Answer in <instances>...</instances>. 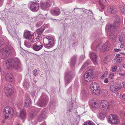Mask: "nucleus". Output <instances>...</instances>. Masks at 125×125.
<instances>
[{
    "instance_id": "f257e3e1",
    "label": "nucleus",
    "mask_w": 125,
    "mask_h": 125,
    "mask_svg": "<svg viewBox=\"0 0 125 125\" xmlns=\"http://www.w3.org/2000/svg\"><path fill=\"white\" fill-rule=\"evenodd\" d=\"M5 63L8 69H18L20 67V60L17 58L8 59L5 61Z\"/></svg>"
},
{
    "instance_id": "f03ea898",
    "label": "nucleus",
    "mask_w": 125,
    "mask_h": 125,
    "mask_svg": "<svg viewBox=\"0 0 125 125\" xmlns=\"http://www.w3.org/2000/svg\"><path fill=\"white\" fill-rule=\"evenodd\" d=\"M3 112L4 114H6L5 117L6 119L11 117L14 115V111L12 109L9 107H5L4 109Z\"/></svg>"
},
{
    "instance_id": "7ed1b4c3",
    "label": "nucleus",
    "mask_w": 125,
    "mask_h": 125,
    "mask_svg": "<svg viewBox=\"0 0 125 125\" xmlns=\"http://www.w3.org/2000/svg\"><path fill=\"white\" fill-rule=\"evenodd\" d=\"M110 46L109 44L106 42L102 46L100 45L97 46L96 50L97 51H100L102 52H105L108 50Z\"/></svg>"
},
{
    "instance_id": "20e7f679",
    "label": "nucleus",
    "mask_w": 125,
    "mask_h": 125,
    "mask_svg": "<svg viewBox=\"0 0 125 125\" xmlns=\"http://www.w3.org/2000/svg\"><path fill=\"white\" fill-rule=\"evenodd\" d=\"M3 58H7L11 54V51L9 49L7 48H2L0 50Z\"/></svg>"
},
{
    "instance_id": "39448f33",
    "label": "nucleus",
    "mask_w": 125,
    "mask_h": 125,
    "mask_svg": "<svg viewBox=\"0 0 125 125\" xmlns=\"http://www.w3.org/2000/svg\"><path fill=\"white\" fill-rule=\"evenodd\" d=\"M109 120L110 122L113 124H117L120 122L118 117L115 115H110L109 117Z\"/></svg>"
},
{
    "instance_id": "423d86ee",
    "label": "nucleus",
    "mask_w": 125,
    "mask_h": 125,
    "mask_svg": "<svg viewBox=\"0 0 125 125\" xmlns=\"http://www.w3.org/2000/svg\"><path fill=\"white\" fill-rule=\"evenodd\" d=\"M93 75L92 70H89L86 71L84 75L85 80L87 82L92 81L93 78Z\"/></svg>"
},
{
    "instance_id": "0eeeda50",
    "label": "nucleus",
    "mask_w": 125,
    "mask_h": 125,
    "mask_svg": "<svg viewBox=\"0 0 125 125\" xmlns=\"http://www.w3.org/2000/svg\"><path fill=\"white\" fill-rule=\"evenodd\" d=\"M100 104V108L102 109L105 111H108L109 110V104L106 101L101 100Z\"/></svg>"
},
{
    "instance_id": "6e6552de",
    "label": "nucleus",
    "mask_w": 125,
    "mask_h": 125,
    "mask_svg": "<svg viewBox=\"0 0 125 125\" xmlns=\"http://www.w3.org/2000/svg\"><path fill=\"white\" fill-rule=\"evenodd\" d=\"M12 86L10 84H7L5 87L4 91L6 95H10L12 93Z\"/></svg>"
},
{
    "instance_id": "1a4fd4ad",
    "label": "nucleus",
    "mask_w": 125,
    "mask_h": 125,
    "mask_svg": "<svg viewBox=\"0 0 125 125\" xmlns=\"http://www.w3.org/2000/svg\"><path fill=\"white\" fill-rule=\"evenodd\" d=\"M73 73L72 72H70L66 73L65 78V83L67 84L70 82L72 78Z\"/></svg>"
},
{
    "instance_id": "9d476101",
    "label": "nucleus",
    "mask_w": 125,
    "mask_h": 125,
    "mask_svg": "<svg viewBox=\"0 0 125 125\" xmlns=\"http://www.w3.org/2000/svg\"><path fill=\"white\" fill-rule=\"evenodd\" d=\"M42 47L43 45L40 42H36L33 45L32 47L33 50L36 51H38L40 50Z\"/></svg>"
},
{
    "instance_id": "9b49d317",
    "label": "nucleus",
    "mask_w": 125,
    "mask_h": 125,
    "mask_svg": "<svg viewBox=\"0 0 125 125\" xmlns=\"http://www.w3.org/2000/svg\"><path fill=\"white\" fill-rule=\"evenodd\" d=\"M33 37V34L28 30H25L24 33L23 37L25 39L31 40Z\"/></svg>"
},
{
    "instance_id": "f8f14e48",
    "label": "nucleus",
    "mask_w": 125,
    "mask_h": 125,
    "mask_svg": "<svg viewBox=\"0 0 125 125\" xmlns=\"http://www.w3.org/2000/svg\"><path fill=\"white\" fill-rule=\"evenodd\" d=\"M43 43L45 47L49 48L53 45V44L51 41H50L47 38H44L43 40Z\"/></svg>"
},
{
    "instance_id": "ddd939ff",
    "label": "nucleus",
    "mask_w": 125,
    "mask_h": 125,
    "mask_svg": "<svg viewBox=\"0 0 125 125\" xmlns=\"http://www.w3.org/2000/svg\"><path fill=\"white\" fill-rule=\"evenodd\" d=\"M39 8V5L37 2H33L31 5L30 9L32 11H36L38 10Z\"/></svg>"
},
{
    "instance_id": "4468645a",
    "label": "nucleus",
    "mask_w": 125,
    "mask_h": 125,
    "mask_svg": "<svg viewBox=\"0 0 125 125\" xmlns=\"http://www.w3.org/2000/svg\"><path fill=\"white\" fill-rule=\"evenodd\" d=\"M89 56L92 59V61L95 64H97V56L96 54L93 52H90Z\"/></svg>"
},
{
    "instance_id": "2eb2a0df",
    "label": "nucleus",
    "mask_w": 125,
    "mask_h": 125,
    "mask_svg": "<svg viewBox=\"0 0 125 125\" xmlns=\"http://www.w3.org/2000/svg\"><path fill=\"white\" fill-rule=\"evenodd\" d=\"M99 87L98 84L94 82H92L90 85V89L92 92L98 89Z\"/></svg>"
},
{
    "instance_id": "dca6fc26",
    "label": "nucleus",
    "mask_w": 125,
    "mask_h": 125,
    "mask_svg": "<svg viewBox=\"0 0 125 125\" xmlns=\"http://www.w3.org/2000/svg\"><path fill=\"white\" fill-rule=\"evenodd\" d=\"M45 29V27L44 26H42L41 27L37 29L36 31V33L38 35L37 36L38 38L40 37L41 35L42 34L44 31Z\"/></svg>"
},
{
    "instance_id": "f3484780",
    "label": "nucleus",
    "mask_w": 125,
    "mask_h": 125,
    "mask_svg": "<svg viewBox=\"0 0 125 125\" xmlns=\"http://www.w3.org/2000/svg\"><path fill=\"white\" fill-rule=\"evenodd\" d=\"M51 5V3L49 1H47L44 3H42L41 4V8L42 9L48 8Z\"/></svg>"
},
{
    "instance_id": "a211bd4d",
    "label": "nucleus",
    "mask_w": 125,
    "mask_h": 125,
    "mask_svg": "<svg viewBox=\"0 0 125 125\" xmlns=\"http://www.w3.org/2000/svg\"><path fill=\"white\" fill-rule=\"evenodd\" d=\"M50 12L53 15L57 16L60 13V10L59 8H56L54 9L51 10Z\"/></svg>"
},
{
    "instance_id": "6ab92c4d",
    "label": "nucleus",
    "mask_w": 125,
    "mask_h": 125,
    "mask_svg": "<svg viewBox=\"0 0 125 125\" xmlns=\"http://www.w3.org/2000/svg\"><path fill=\"white\" fill-rule=\"evenodd\" d=\"M31 101L30 97L29 96H26L25 100L24 106L25 107H29L31 104Z\"/></svg>"
},
{
    "instance_id": "aec40b11",
    "label": "nucleus",
    "mask_w": 125,
    "mask_h": 125,
    "mask_svg": "<svg viewBox=\"0 0 125 125\" xmlns=\"http://www.w3.org/2000/svg\"><path fill=\"white\" fill-rule=\"evenodd\" d=\"M5 79L7 81L12 82L13 79L12 74L11 73H8L6 74Z\"/></svg>"
},
{
    "instance_id": "412c9836",
    "label": "nucleus",
    "mask_w": 125,
    "mask_h": 125,
    "mask_svg": "<svg viewBox=\"0 0 125 125\" xmlns=\"http://www.w3.org/2000/svg\"><path fill=\"white\" fill-rule=\"evenodd\" d=\"M108 12L111 14H114L116 12V10L115 8L113 6L109 7L107 8Z\"/></svg>"
},
{
    "instance_id": "4be33fe9",
    "label": "nucleus",
    "mask_w": 125,
    "mask_h": 125,
    "mask_svg": "<svg viewBox=\"0 0 125 125\" xmlns=\"http://www.w3.org/2000/svg\"><path fill=\"white\" fill-rule=\"evenodd\" d=\"M120 23L119 22L115 21L113 25H110V27H109V30L110 31H111L113 30V27H118L120 26Z\"/></svg>"
},
{
    "instance_id": "5701e85b",
    "label": "nucleus",
    "mask_w": 125,
    "mask_h": 125,
    "mask_svg": "<svg viewBox=\"0 0 125 125\" xmlns=\"http://www.w3.org/2000/svg\"><path fill=\"white\" fill-rule=\"evenodd\" d=\"M47 103V101L45 99H43L41 101L37 103V105L40 106H44Z\"/></svg>"
},
{
    "instance_id": "b1692460",
    "label": "nucleus",
    "mask_w": 125,
    "mask_h": 125,
    "mask_svg": "<svg viewBox=\"0 0 125 125\" xmlns=\"http://www.w3.org/2000/svg\"><path fill=\"white\" fill-rule=\"evenodd\" d=\"M26 113L24 110L21 109L18 115L19 117L21 118H24L26 116Z\"/></svg>"
},
{
    "instance_id": "393cba45",
    "label": "nucleus",
    "mask_w": 125,
    "mask_h": 125,
    "mask_svg": "<svg viewBox=\"0 0 125 125\" xmlns=\"http://www.w3.org/2000/svg\"><path fill=\"white\" fill-rule=\"evenodd\" d=\"M38 112V111L34 109L33 110L32 113L30 115V116L31 118H33L36 115V114Z\"/></svg>"
},
{
    "instance_id": "a878e982",
    "label": "nucleus",
    "mask_w": 125,
    "mask_h": 125,
    "mask_svg": "<svg viewBox=\"0 0 125 125\" xmlns=\"http://www.w3.org/2000/svg\"><path fill=\"white\" fill-rule=\"evenodd\" d=\"M110 89L114 93H116L117 91V89L114 85L111 86Z\"/></svg>"
},
{
    "instance_id": "bb28decb",
    "label": "nucleus",
    "mask_w": 125,
    "mask_h": 125,
    "mask_svg": "<svg viewBox=\"0 0 125 125\" xmlns=\"http://www.w3.org/2000/svg\"><path fill=\"white\" fill-rule=\"evenodd\" d=\"M22 17L25 20H29L32 18L31 17V18L29 16V15L26 14L22 16Z\"/></svg>"
},
{
    "instance_id": "cd10ccee",
    "label": "nucleus",
    "mask_w": 125,
    "mask_h": 125,
    "mask_svg": "<svg viewBox=\"0 0 125 125\" xmlns=\"http://www.w3.org/2000/svg\"><path fill=\"white\" fill-rule=\"evenodd\" d=\"M105 115L106 114L103 112H100L99 114V118L100 119L103 120Z\"/></svg>"
},
{
    "instance_id": "c85d7f7f",
    "label": "nucleus",
    "mask_w": 125,
    "mask_h": 125,
    "mask_svg": "<svg viewBox=\"0 0 125 125\" xmlns=\"http://www.w3.org/2000/svg\"><path fill=\"white\" fill-rule=\"evenodd\" d=\"M30 85V83L27 82L26 81H24L23 84V87L25 88H28L29 87Z\"/></svg>"
},
{
    "instance_id": "c756f323",
    "label": "nucleus",
    "mask_w": 125,
    "mask_h": 125,
    "mask_svg": "<svg viewBox=\"0 0 125 125\" xmlns=\"http://www.w3.org/2000/svg\"><path fill=\"white\" fill-rule=\"evenodd\" d=\"M24 45L28 48L30 47L31 46V44L30 42H28L27 41H25L24 42Z\"/></svg>"
},
{
    "instance_id": "7c9ffc66",
    "label": "nucleus",
    "mask_w": 125,
    "mask_h": 125,
    "mask_svg": "<svg viewBox=\"0 0 125 125\" xmlns=\"http://www.w3.org/2000/svg\"><path fill=\"white\" fill-rule=\"evenodd\" d=\"M92 92L94 94L98 95L100 94V91L99 89H97L93 91Z\"/></svg>"
},
{
    "instance_id": "2f4dec72",
    "label": "nucleus",
    "mask_w": 125,
    "mask_h": 125,
    "mask_svg": "<svg viewBox=\"0 0 125 125\" xmlns=\"http://www.w3.org/2000/svg\"><path fill=\"white\" fill-rule=\"evenodd\" d=\"M120 8L123 14H125V8L123 6H121Z\"/></svg>"
},
{
    "instance_id": "473e14b6",
    "label": "nucleus",
    "mask_w": 125,
    "mask_h": 125,
    "mask_svg": "<svg viewBox=\"0 0 125 125\" xmlns=\"http://www.w3.org/2000/svg\"><path fill=\"white\" fill-rule=\"evenodd\" d=\"M45 118V116L44 115V116H42V115H40V116L37 118L38 120L40 122L41 121L42 119Z\"/></svg>"
},
{
    "instance_id": "72a5a7b5",
    "label": "nucleus",
    "mask_w": 125,
    "mask_h": 125,
    "mask_svg": "<svg viewBox=\"0 0 125 125\" xmlns=\"http://www.w3.org/2000/svg\"><path fill=\"white\" fill-rule=\"evenodd\" d=\"M93 106L94 108H98L99 106V104L96 102H94V104H93Z\"/></svg>"
},
{
    "instance_id": "f704fd0d",
    "label": "nucleus",
    "mask_w": 125,
    "mask_h": 125,
    "mask_svg": "<svg viewBox=\"0 0 125 125\" xmlns=\"http://www.w3.org/2000/svg\"><path fill=\"white\" fill-rule=\"evenodd\" d=\"M4 43V40L2 38H0V47Z\"/></svg>"
},
{
    "instance_id": "c9c22d12",
    "label": "nucleus",
    "mask_w": 125,
    "mask_h": 125,
    "mask_svg": "<svg viewBox=\"0 0 125 125\" xmlns=\"http://www.w3.org/2000/svg\"><path fill=\"white\" fill-rule=\"evenodd\" d=\"M33 74L35 76H36L38 75V73H37V70L36 69H35L34 70L33 72Z\"/></svg>"
},
{
    "instance_id": "e433bc0d",
    "label": "nucleus",
    "mask_w": 125,
    "mask_h": 125,
    "mask_svg": "<svg viewBox=\"0 0 125 125\" xmlns=\"http://www.w3.org/2000/svg\"><path fill=\"white\" fill-rule=\"evenodd\" d=\"M42 23L41 21H39L37 23L36 25L37 27H39L42 25Z\"/></svg>"
},
{
    "instance_id": "4c0bfd02",
    "label": "nucleus",
    "mask_w": 125,
    "mask_h": 125,
    "mask_svg": "<svg viewBox=\"0 0 125 125\" xmlns=\"http://www.w3.org/2000/svg\"><path fill=\"white\" fill-rule=\"evenodd\" d=\"M117 68V67L116 66H114L112 69V71L113 72H114L116 71Z\"/></svg>"
},
{
    "instance_id": "58836bf2",
    "label": "nucleus",
    "mask_w": 125,
    "mask_h": 125,
    "mask_svg": "<svg viewBox=\"0 0 125 125\" xmlns=\"http://www.w3.org/2000/svg\"><path fill=\"white\" fill-rule=\"evenodd\" d=\"M88 65L87 64V62H86L83 66L82 68L83 69H84Z\"/></svg>"
},
{
    "instance_id": "ea45409f",
    "label": "nucleus",
    "mask_w": 125,
    "mask_h": 125,
    "mask_svg": "<svg viewBox=\"0 0 125 125\" xmlns=\"http://www.w3.org/2000/svg\"><path fill=\"white\" fill-rule=\"evenodd\" d=\"M116 59H117V62L119 63H120L121 62L122 59L121 58H117Z\"/></svg>"
},
{
    "instance_id": "a19ab883",
    "label": "nucleus",
    "mask_w": 125,
    "mask_h": 125,
    "mask_svg": "<svg viewBox=\"0 0 125 125\" xmlns=\"http://www.w3.org/2000/svg\"><path fill=\"white\" fill-rule=\"evenodd\" d=\"M114 75L113 73L112 74H110L109 75L110 78H111V79H112L113 78Z\"/></svg>"
},
{
    "instance_id": "79ce46f5",
    "label": "nucleus",
    "mask_w": 125,
    "mask_h": 125,
    "mask_svg": "<svg viewBox=\"0 0 125 125\" xmlns=\"http://www.w3.org/2000/svg\"><path fill=\"white\" fill-rule=\"evenodd\" d=\"M125 115V113L124 112H122L121 114V115L122 117H124Z\"/></svg>"
},
{
    "instance_id": "37998d69",
    "label": "nucleus",
    "mask_w": 125,
    "mask_h": 125,
    "mask_svg": "<svg viewBox=\"0 0 125 125\" xmlns=\"http://www.w3.org/2000/svg\"><path fill=\"white\" fill-rule=\"evenodd\" d=\"M115 52H118L119 51H120L121 49H115L114 50Z\"/></svg>"
},
{
    "instance_id": "c03bdc74",
    "label": "nucleus",
    "mask_w": 125,
    "mask_h": 125,
    "mask_svg": "<svg viewBox=\"0 0 125 125\" xmlns=\"http://www.w3.org/2000/svg\"><path fill=\"white\" fill-rule=\"evenodd\" d=\"M105 83H107L108 82V79L107 78H106L104 80Z\"/></svg>"
},
{
    "instance_id": "a18cd8bd",
    "label": "nucleus",
    "mask_w": 125,
    "mask_h": 125,
    "mask_svg": "<svg viewBox=\"0 0 125 125\" xmlns=\"http://www.w3.org/2000/svg\"><path fill=\"white\" fill-rule=\"evenodd\" d=\"M47 38H48V39L50 41L51 40V41H53L52 40H53V39L52 38H51V37H49V36H47Z\"/></svg>"
},
{
    "instance_id": "49530a36",
    "label": "nucleus",
    "mask_w": 125,
    "mask_h": 125,
    "mask_svg": "<svg viewBox=\"0 0 125 125\" xmlns=\"http://www.w3.org/2000/svg\"><path fill=\"white\" fill-rule=\"evenodd\" d=\"M85 57V55H82L80 57V58L82 60H83L84 59Z\"/></svg>"
},
{
    "instance_id": "de8ad7c7",
    "label": "nucleus",
    "mask_w": 125,
    "mask_h": 125,
    "mask_svg": "<svg viewBox=\"0 0 125 125\" xmlns=\"http://www.w3.org/2000/svg\"><path fill=\"white\" fill-rule=\"evenodd\" d=\"M106 75H105L104 74L103 75L101 76V78L102 79H103L106 76Z\"/></svg>"
},
{
    "instance_id": "09e8293b",
    "label": "nucleus",
    "mask_w": 125,
    "mask_h": 125,
    "mask_svg": "<svg viewBox=\"0 0 125 125\" xmlns=\"http://www.w3.org/2000/svg\"><path fill=\"white\" fill-rule=\"evenodd\" d=\"M119 74L120 75L123 76L125 77V73H119Z\"/></svg>"
},
{
    "instance_id": "8fccbe9b",
    "label": "nucleus",
    "mask_w": 125,
    "mask_h": 125,
    "mask_svg": "<svg viewBox=\"0 0 125 125\" xmlns=\"http://www.w3.org/2000/svg\"><path fill=\"white\" fill-rule=\"evenodd\" d=\"M120 56V54H117L116 56V58H120L119 57Z\"/></svg>"
},
{
    "instance_id": "3c124183",
    "label": "nucleus",
    "mask_w": 125,
    "mask_h": 125,
    "mask_svg": "<svg viewBox=\"0 0 125 125\" xmlns=\"http://www.w3.org/2000/svg\"><path fill=\"white\" fill-rule=\"evenodd\" d=\"M105 7V6L104 4H103L102 5H101V7L102 9H104Z\"/></svg>"
},
{
    "instance_id": "603ef678",
    "label": "nucleus",
    "mask_w": 125,
    "mask_h": 125,
    "mask_svg": "<svg viewBox=\"0 0 125 125\" xmlns=\"http://www.w3.org/2000/svg\"><path fill=\"white\" fill-rule=\"evenodd\" d=\"M89 122H87L85 123L83 125H89Z\"/></svg>"
},
{
    "instance_id": "864d4df0",
    "label": "nucleus",
    "mask_w": 125,
    "mask_h": 125,
    "mask_svg": "<svg viewBox=\"0 0 125 125\" xmlns=\"http://www.w3.org/2000/svg\"><path fill=\"white\" fill-rule=\"evenodd\" d=\"M116 89H117V91L118 90H121L122 89V88L121 87H117V88H116Z\"/></svg>"
},
{
    "instance_id": "5fc2aeb1",
    "label": "nucleus",
    "mask_w": 125,
    "mask_h": 125,
    "mask_svg": "<svg viewBox=\"0 0 125 125\" xmlns=\"http://www.w3.org/2000/svg\"><path fill=\"white\" fill-rule=\"evenodd\" d=\"M124 46V44H121V45L120 46V47L121 48H123Z\"/></svg>"
},
{
    "instance_id": "6e6d98bb",
    "label": "nucleus",
    "mask_w": 125,
    "mask_h": 125,
    "mask_svg": "<svg viewBox=\"0 0 125 125\" xmlns=\"http://www.w3.org/2000/svg\"><path fill=\"white\" fill-rule=\"evenodd\" d=\"M99 3L101 6L103 4L102 2L101 1H99Z\"/></svg>"
},
{
    "instance_id": "4d7b16f0",
    "label": "nucleus",
    "mask_w": 125,
    "mask_h": 125,
    "mask_svg": "<svg viewBox=\"0 0 125 125\" xmlns=\"http://www.w3.org/2000/svg\"><path fill=\"white\" fill-rule=\"evenodd\" d=\"M104 74L107 75L108 74V72L107 71H105Z\"/></svg>"
},
{
    "instance_id": "13d9d810",
    "label": "nucleus",
    "mask_w": 125,
    "mask_h": 125,
    "mask_svg": "<svg viewBox=\"0 0 125 125\" xmlns=\"http://www.w3.org/2000/svg\"><path fill=\"white\" fill-rule=\"evenodd\" d=\"M90 125H95L94 123L91 122Z\"/></svg>"
},
{
    "instance_id": "bf43d9fd",
    "label": "nucleus",
    "mask_w": 125,
    "mask_h": 125,
    "mask_svg": "<svg viewBox=\"0 0 125 125\" xmlns=\"http://www.w3.org/2000/svg\"><path fill=\"white\" fill-rule=\"evenodd\" d=\"M122 97L124 99H125V94L122 95Z\"/></svg>"
},
{
    "instance_id": "052dcab7",
    "label": "nucleus",
    "mask_w": 125,
    "mask_h": 125,
    "mask_svg": "<svg viewBox=\"0 0 125 125\" xmlns=\"http://www.w3.org/2000/svg\"><path fill=\"white\" fill-rule=\"evenodd\" d=\"M42 115V116H44V115H45V118L46 117V116L45 115V114H44L43 113H42V114L41 115Z\"/></svg>"
},
{
    "instance_id": "680f3d73",
    "label": "nucleus",
    "mask_w": 125,
    "mask_h": 125,
    "mask_svg": "<svg viewBox=\"0 0 125 125\" xmlns=\"http://www.w3.org/2000/svg\"><path fill=\"white\" fill-rule=\"evenodd\" d=\"M40 125H46V124L45 123H43L41 124Z\"/></svg>"
},
{
    "instance_id": "e2e57ef3",
    "label": "nucleus",
    "mask_w": 125,
    "mask_h": 125,
    "mask_svg": "<svg viewBox=\"0 0 125 125\" xmlns=\"http://www.w3.org/2000/svg\"><path fill=\"white\" fill-rule=\"evenodd\" d=\"M1 122L2 123H5V121L4 120H3L2 121H1Z\"/></svg>"
},
{
    "instance_id": "0e129e2a",
    "label": "nucleus",
    "mask_w": 125,
    "mask_h": 125,
    "mask_svg": "<svg viewBox=\"0 0 125 125\" xmlns=\"http://www.w3.org/2000/svg\"><path fill=\"white\" fill-rule=\"evenodd\" d=\"M123 67L125 69V63L123 64Z\"/></svg>"
},
{
    "instance_id": "69168bd1",
    "label": "nucleus",
    "mask_w": 125,
    "mask_h": 125,
    "mask_svg": "<svg viewBox=\"0 0 125 125\" xmlns=\"http://www.w3.org/2000/svg\"><path fill=\"white\" fill-rule=\"evenodd\" d=\"M102 1L104 2V3H105L106 1L105 0H102Z\"/></svg>"
},
{
    "instance_id": "338daca9",
    "label": "nucleus",
    "mask_w": 125,
    "mask_h": 125,
    "mask_svg": "<svg viewBox=\"0 0 125 125\" xmlns=\"http://www.w3.org/2000/svg\"><path fill=\"white\" fill-rule=\"evenodd\" d=\"M123 87L124 88H125V83H124V84L123 85Z\"/></svg>"
},
{
    "instance_id": "774afa93",
    "label": "nucleus",
    "mask_w": 125,
    "mask_h": 125,
    "mask_svg": "<svg viewBox=\"0 0 125 125\" xmlns=\"http://www.w3.org/2000/svg\"><path fill=\"white\" fill-rule=\"evenodd\" d=\"M121 125H125V122L122 124Z\"/></svg>"
}]
</instances>
